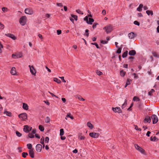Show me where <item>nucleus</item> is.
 Listing matches in <instances>:
<instances>
[{
	"mask_svg": "<svg viewBox=\"0 0 159 159\" xmlns=\"http://www.w3.org/2000/svg\"><path fill=\"white\" fill-rule=\"evenodd\" d=\"M2 10L3 11H7V8L6 7H3L2 8Z\"/></svg>",
	"mask_w": 159,
	"mask_h": 159,
	"instance_id": "obj_52",
	"label": "nucleus"
},
{
	"mask_svg": "<svg viewBox=\"0 0 159 159\" xmlns=\"http://www.w3.org/2000/svg\"><path fill=\"white\" fill-rule=\"evenodd\" d=\"M158 140L157 138L156 137L154 136V137L152 138V137H151L150 138V140L151 141H157Z\"/></svg>",
	"mask_w": 159,
	"mask_h": 159,
	"instance_id": "obj_28",
	"label": "nucleus"
},
{
	"mask_svg": "<svg viewBox=\"0 0 159 159\" xmlns=\"http://www.w3.org/2000/svg\"><path fill=\"white\" fill-rule=\"evenodd\" d=\"M16 135L19 137H20L22 135L21 133H20L18 131H16Z\"/></svg>",
	"mask_w": 159,
	"mask_h": 159,
	"instance_id": "obj_39",
	"label": "nucleus"
},
{
	"mask_svg": "<svg viewBox=\"0 0 159 159\" xmlns=\"http://www.w3.org/2000/svg\"><path fill=\"white\" fill-rule=\"evenodd\" d=\"M151 117L152 120V123L153 124H156L157 122L158 119L156 115L154 114L152 115Z\"/></svg>",
	"mask_w": 159,
	"mask_h": 159,
	"instance_id": "obj_4",
	"label": "nucleus"
},
{
	"mask_svg": "<svg viewBox=\"0 0 159 159\" xmlns=\"http://www.w3.org/2000/svg\"><path fill=\"white\" fill-rule=\"evenodd\" d=\"M151 121V117L149 116H147L144 120L143 121L144 123H150Z\"/></svg>",
	"mask_w": 159,
	"mask_h": 159,
	"instance_id": "obj_10",
	"label": "nucleus"
},
{
	"mask_svg": "<svg viewBox=\"0 0 159 159\" xmlns=\"http://www.w3.org/2000/svg\"><path fill=\"white\" fill-rule=\"evenodd\" d=\"M140 99L136 96L134 97L133 98V101H140Z\"/></svg>",
	"mask_w": 159,
	"mask_h": 159,
	"instance_id": "obj_34",
	"label": "nucleus"
},
{
	"mask_svg": "<svg viewBox=\"0 0 159 159\" xmlns=\"http://www.w3.org/2000/svg\"><path fill=\"white\" fill-rule=\"evenodd\" d=\"M18 149L19 150V152H21L22 151V148L21 147H18Z\"/></svg>",
	"mask_w": 159,
	"mask_h": 159,
	"instance_id": "obj_62",
	"label": "nucleus"
},
{
	"mask_svg": "<svg viewBox=\"0 0 159 159\" xmlns=\"http://www.w3.org/2000/svg\"><path fill=\"white\" fill-rule=\"evenodd\" d=\"M118 49L116 51V53L118 54H120L121 52V48L119 47Z\"/></svg>",
	"mask_w": 159,
	"mask_h": 159,
	"instance_id": "obj_45",
	"label": "nucleus"
},
{
	"mask_svg": "<svg viewBox=\"0 0 159 159\" xmlns=\"http://www.w3.org/2000/svg\"><path fill=\"white\" fill-rule=\"evenodd\" d=\"M42 148V146L40 144H37L36 146V150L38 152H41Z\"/></svg>",
	"mask_w": 159,
	"mask_h": 159,
	"instance_id": "obj_9",
	"label": "nucleus"
},
{
	"mask_svg": "<svg viewBox=\"0 0 159 159\" xmlns=\"http://www.w3.org/2000/svg\"><path fill=\"white\" fill-rule=\"evenodd\" d=\"M23 108L26 110H27L29 109V107L28 105L25 103H23Z\"/></svg>",
	"mask_w": 159,
	"mask_h": 159,
	"instance_id": "obj_17",
	"label": "nucleus"
},
{
	"mask_svg": "<svg viewBox=\"0 0 159 159\" xmlns=\"http://www.w3.org/2000/svg\"><path fill=\"white\" fill-rule=\"evenodd\" d=\"M50 119L48 117H47L45 119V122L46 123H48L50 122Z\"/></svg>",
	"mask_w": 159,
	"mask_h": 159,
	"instance_id": "obj_36",
	"label": "nucleus"
},
{
	"mask_svg": "<svg viewBox=\"0 0 159 159\" xmlns=\"http://www.w3.org/2000/svg\"><path fill=\"white\" fill-rule=\"evenodd\" d=\"M16 58H20L22 57V55L21 53H19L18 54H16Z\"/></svg>",
	"mask_w": 159,
	"mask_h": 159,
	"instance_id": "obj_47",
	"label": "nucleus"
},
{
	"mask_svg": "<svg viewBox=\"0 0 159 159\" xmlns=\"http://www.w3.org/2000/svg\"><path fill=\"white\" fill-rule=\"evenodd\" d=\"M57 5L58 7H62V5L61 3H57Z\"/></svg>",
	"mask_w": 159,
	"mask_h": 159,
	"instance_id": "obj_61",
	"label": "nucleus"
},
{
	"mask_svg": "<svg viewBox=\"0 0 159 159\" xmlns=\"http://www.w3.org/2000/svg\"><path fill=\"white\" fill-rule=\"evenodd\" d=\"M27 20V18L26 16H22L19 19V23L21 25L24 26L26 24Z\"/></svg>",
	"mask_w": 159,
	"mask_h": 159,
	"instance_id": "obj_2",
	"label": "nucleus"
},
{
	"mask_svg": "<svg viewBox=\"0 0 159 159\" xmlns=\"http://www.w3.org/2000/svg\"><path fill=\"white\" fill-rule=\"evenodd\" d=\"M96 74L99 75H100L102 74V72L98 70H96Z\"/></svg>",
	"mask_w": 159,
	"mask_h": 159,
	"instance_id": "obj_41",
	"label": "nucleus"
},
{
	"mask_svg": "<svg viewBox=\"0 0 159 159\" xmlns=\"http://www.w3.org/2000/svg\"><path fill=\"white\" fill-rule=\"evenodd\" d=\"M152 54L153 55V56L155 57H157V58H159V55H158L156 52H152Z\"/></svg>",
	"mask_w": 159,
	"mask_h": 159,
	"instance_id": "obj_35",
	"label": "nucleus"
},
{
	"mask_svg": "<svg viewBox=\"0 0 159 159\" xmlns=\"http://www.w3.org/2000/svg\"><path fill=\"white\" fill-rule=\"evenodd\" d=\"M35 136L36 138L39 139L40 138V136H39V135L38 134H35Z\"/></svg>",
	"mask_w": 159,
	"mask_h": 159,
	"instance_id": "obj_64",
	"label": "nucleus"
},
{
	"mask_svg": "<svg viewBox=\"0 0 159 159\" xmlns=\"http://www.w3.org/2000/svg\"><path fill=\"white\" fill-rule=\"evenodd\" d=\"M88 30H85V35L86 36H88Z\"/></svg>",
	"mask_w": 159,
	"mask_h": 159,
	"instance_id": "obj_63",
	"label": "nucleus"
},
{
	"mask_svg": "<svg viewBox=\"0 0 159 159\" xmlns=\"http://www.w3.org/2000/svg\"><path fill=\"white\" fill-rule=\"evenodd\" d=\"M22 156L24 158H25L28 155V153L27 152H23L22 153Z\"/></svg>",
	"mask_w": 159,
	"mask_h": 159,
	"instance_id": "obj_33",
	"label": "nucleus"
},
{
	"mask_svg": "<svg viewBox=\"0 0 159 159\" xmlns=\"http://www.w3.org/2000/svg\"><path fill=\"white\" fill-rule=\"evenodd\" d=\"M61 31L60 30H57V33L58 35H59L61 34Z\"/></svg>",
	"mask_w": 159,
	"mask_h": 159,
	"instance_id": "obj_59",
	"label": "nucleus"
},
{
	"mask_svg": "<svg viewBox=\"0 0 159 159\" xmlns=\"http://www.w3.org/2000/svg\"><path fill=\"white\" fill-rule=\"evenodd\" d=\"M112 110L115 112L122 113V111L120 107H112Z\"/></svg>",
	"mask_w": 159,
	"mask_h": 159,
	"instance_id": "obj_8",
	"label": "nucleus"
},
{
	"mask_svg": "<svg viewBox=\"0 0 159 159\" xmlns=\"http://www.w3.org/2000/svg\"><path fill=\"white\" fill-rule=\"evenodd\" d=\"M103 30H105L106 33L108 34L112 32L113 30V28L112 25H108L104 27Z\"/></svg>",
	"mask_w": 159,
	"mask_h": 159,
	"instance_id": "obj_1",
	"label": "nucleus"
},
{
	"mask_svg": "<svg viewBox=\"0 0 159 159\" xmlns=\"http://www.w3.org/2000/svg\"><path fill=\"white\" fill-rule=\"evenodd\" d=\"M29 154L31 157L33 158L34 157V152L33 149L30 150L29 151Z\"/></svg>",
	"mask_w": 159,
	"mask_h": 159,
	"instance_id": "obj_11",
	"label": "nucleus"
},
{
	"mask_svg": "<svg viewBox=\"0 0 159 159\" xmlns=\"http://www.w3.org/2000/svg\"><path fill=\"white\" fill-rule=\"evenodd\" d=\"M19 117L21 118L22 120L27 119V115L25 113H24L19 115Z\"/></svg>",
	"mask_w": 159,
	"mask_h": 159,
	"instance_id": "obj_5",
	"label": "nucleus"
},
{
	"mask_svg": "<svg viewBox=\"0 0 159 159\" xmlns=\"http://www.w3.org/2000/svg\"><path fill=\"white\" fill-rule=\"evenodd\" d=\"M91 44L95 45V46H96V48H100L99 47V46H98V45L96 43H91Z\"/></svg>",
	"mask_w": 159,
	"mask_h": 159,
	"instance_id": "obj_53",
	"label": "nucleus"
},
{
	"mask_svg": "<svg viewBox=\"0 0 159 159\" xmlns=\"http://www.w3.org/2000/svg\"><path fill=\"white\" fill-rule=\"evenodd\" d=\"M34 137V134L32 133H29L28 135V137H27V138H33Z\"/></svg>",
	"mask_w": 159,
	"mask_h": 159,
	"instance_id": "obj_27",
	"label": "nucleus"
},
{
	"mask_svg": "<svg viewBox=\"0 0 159 159\" xmlns=\"http://www.w3.org/2000/svg\"><path fill=\"white\" fill-rule=\"evenodd\" d=\"M28 148L30 150L32 149V145L31 143L28 144L27 145Z\"/></svg>",
	"mask_w": 159,
	"mask_h": 159,
	"instance_id": "obj_38",
	"label": "nucleus"
},
{
	"mask_svg": "<svg viewBox=\"0 0 159 159\" xmlns=\"http://www.w3.org/2000/svg\"><path fill=\"white\" fill-rule=\"evenodd\" d=\"M76 11L77 13H78L79 14H81V15L83 14V12L82 11H80V10H79V9L76 10Z\"/></svg>",
	"mask_w": 159,
	"mask_h": 159,
	"instance_id": "obj_42",
	"label": "nucleus"
},
{
	"mask_svg": "<svg viewBox=\"0 0 159 159\" xmlns=\"http://www.w3.org/2000/svg\"><path fill=\"white\" fill-rule=\"evenodd\" d=\"M135 36L136 34L133 32L130 33L128 34V36L129 39H134Z\"/></svg>",
	"mask_w": 159,
	"mask_h": 159,
	"instance_id": "obj_12",
	"label": "nucleus"
},
{
	"mask_svg": "<svg viewBox=\"0 0 159 159\" xmlns=\"http://www.w3.org/2000/svg\"><path fill=\"white\" fill-rule=\"evenodd\" d=\"M51 16V15L48 14H45V16L47 18H49Z\"/></svg>",
	"mask_w": 159,
	"mask_h": 159,
	"instance_id": "obj_58",
	"label": "nucleus"
},
{
	"mask_svg": "<svg viewBox=\"0 0 159 159\" xmlns=\"http://www.w3.org/2000/svg\"><path fill=\"white\" fill-rule=\"evenodd\" d=\"M4 28V25H3L0 23V29H2Z\"/></svg>",
	"mask_w": 159,
	"mask_h": 159,
	"instance_id": "obj_55",
	"label": "nucleus"
},
{
	"mask_svg": "<svg viewBox=\"0 0 159 159\" xmlns=\"http://www.w3.org/2000/svg\"><path fill=\"white\" fill-rule=\"evenodd\" d=\"M137 150L142 154H145V151L141 147H140V148H139V149Z\"/></svg>",
	"mask_w": 159,
	"mask_h": 159,
	"instance_id": "obj_21",
	"label": "nucleus"
},
{
	"mask_svg": "<svg viewBox=\"0 0 159 159\" xmlns=\"http://www.w3.org/2000/svg\"><path fill=\"white\" fill-rule=\"evenodd\" d=\"M64 134V131L63 129H61L60 130V135L61 136L63 135Z\"/></svg>",
	"mask_w": 159,
	"mask_h": 159,
	"instance_id": "obj_37",
	"label": "nucleus"
},
{
	"mask_svg": "<svg viewBox=\"0 0 159 159\" xmlns=\"http://www.w3.org/2000/svg\"><path fill=\"white\" fill-rule=\"evenodd\" d=\"M25 14L32 15L33 14V9L31 8H27L25 10Z\"/></svg>",
	"mask_w": 159,
	"mask_h": 159,
	"instance_id": "obj_3",
	"label": "nucleus"
},
{
	"mask_svg": "<svg viewBox=\"0 0 159 159\" xmlns=\"http://www.w3.org/2000/svg\"><path fill=\"white\" fill-rule=\"evenodd\" d=\"M84 19L85 21H86L87 23L89 20L88 16H86L85 18H84Z\"/></svg>",
	"mask_w": 159,
	"mask_h": 159,
	"instance_id": "obj_57",
	"label": "nucleus"
},
{
	"mask_svg": "<svg viewBox=\"0 0 159 159\" xmlns=\"http://www.w3.org/2000/svg\"><path fill=\"white\" fill-rule=\"evenodd\" d=\"M127 54H128V51H126L124 52V53L122 54V57L123 58H125V57H126L127 56Z\"/></svg>",
	"mask_w": 159,
	"mask_h": 159,
	"instance_id": "obj_32",
	"label": "nucleus"
},
{
	"mask_svg": "<svg viewBox=\"0 0 159 159\" xmlns=\"http://www.w3.org/2000/svg\"><path fill=\"white\" fill-rule=\"evenodd\" d=\"M76 98H78L79 100L81 101H84L85 100V99L80 95L77 96Z\"/></svg>",
	"mask_w": 159,
	"mask_h": 159,
	"instance_id": "obj_29",
	"label": "nucleus"
},
{
	"mask_svg": "<svg viewBox=\"0 0 159 159\" xmlns=\"http://www.w3.org/2000/svg\"><path fill=\"white\" fill-rule=\"evenodd\" d=\"M39 129L41 131H43L44 130V127L41 125H39Z\"/></svg>",
	"mask_w": 159,
	"mask_h": 159,
	"instance_id": "obj_31",
	"label": "nucleus"
},
{
	"mask_svg": "<svg viewBox=\"0 0 159 159\" xmlns=\"http://www.w3.org/2000/svg\"><path fill=\"white\" fill-rule=\"evenodd\" d=\"M78 136L79 139H80V140H84L85 137L84 136H82V133H79L78 134Z\"/></svg>",
	"mask_w": 159,
	"mask_h": 159,
	"instance_id": "obj_15",
	"label": "nucleus"
},
{
	"mask_svg": "<svg viewBox=\"0 0 159 159\" xmlns=\"http://www.w3.org/2000/svg\"><path fill=\"white\" fill-rule=\"evenodd\" d=\"M146 13L148 16L150 15L152 16L153 15V12L152 11L147 10L146 11Z\"/></svg>",
	"mask_w": 159,
	"mask_h": 159,
	"instance_id": "obj_25",
	"label": "nucleus"
},
{
	"mask_svg": "<svg viewBox=\"0 0 159 159\" xmlns=\"http://www.w3.org/2000/svg\"><path fill=\"white\" fill-rule=\"evenodd\" d=\"M28 128H29V126L27 125H25L24 126V128H23V131L26 133H28Z\"/></svg>",
	"mask_w": 159,
	"mask_h": 159,
	"instance_id": "obj_22",
	"label": "nucleus"
},
{
	"mask_svg": "<svg viewBox=\"0 0 159 159\" xmlns=\"http://www.w3.org/2000/svg\"><path fill=\"white\" fill-rule=\"evenodd\" d=\"M4 114H6V115L9 116H11V112L7 111H5L4 112Z\"/></svg>",
	"mask_w": 159,
	"mask_h": 159,
	"instance_id": "obj_23",
	"label": "nucleus"
},
{
	"mask_svg": "<svg viewBox=\"0 0 159 159\" xmlns=\"http://www.w3.org/2000/svg\"><path fill=\"white\" fill-rule=\"evenodd\" d=\"M134 23L135 25H136L138 26H139L140 25L139 23L136 20L134 21Z\"/></svg>",
	"mask_w": 159,
	"mask_h": 159,
	"instance_id": "obj_49",
	"label": "nucleus"
},
{
	"mask_svg": "<svg viewBox=\"0 0 159 159\" xmlns=\"http://www.w3.org/2000/svg\"><path fill=\"white\" fill-rule=\"evenodd\" d=\"M11 74L12 75H14L16 74V69L15 67H12L10 71Z\"/></svg>",
	"mask_w": 159,
	"mask_h": 159,
	"instance_id": "obj_13",
	"label": "nucleus"
},
{
	"mask_svg": "<svg viewBox=\"0 0 159 159\" xmlns=\"http://www.w3.org/2000/svg\"><path fill=\"white\" fill-rule=\"evenodd\" d=\"M87 126L91 129H92L93 128V125L90 123V122H88L87 123Z\"/></svg>",
	"mask_w": 159,
	"mask_h": 159,
	"instance_id": "obj_20",
	"label": "nucleus"
},
{
	"mask_svg": "<svg viewBox=\"0 0 159 159\" xmlns=\"http://www.w3.org/2000/svg\"><path fill=\"white\" fill-rule=\"evenodd\" d=\"M94 21V20L93 19L89 18V20L87 23L89 24L92 25Z\"/></svg>",
	"mask_w": 159,
	"mask_h": 159,
	"instance_id": "obj_18",
	"label": "nucleus"
},
{
	"mask_svg": "<svg viewBox=\"0 0 159 159\" xmlns=\"http://www.w3.org/2000/svg\"><path fill=\"white\" fill-rule=\"evenodd\" d=\"M2 48V45L1 44V43L0 42V53H1L2 52V50H1V48Z\"/></svg>",
	"mask_w": 159,
	"mask_h": 159,
	"instance_id": "obj_56",
	"label": "nucleus"
},
{
	"mask_svg": "<svg viewBox=\"0 0 159 159\" xmlns=\"http://www.w3.org/2000/svg\"><path fill=\"white\" fill-rule=\"evenodd\" d=\"M71 16L72 18L74 19L75 20H77V16L76 15H71Z\"/></svg>",
	"mask_w": 159,
	"mask_h": 159,
	"instance_id": "obj_43",
	"label": "nucleus"
},
{
	"mask_svg": "<svg viewBox=\"0 0 159 159\" xmlns=\"http://www.w3.org/2000/svg\"><path fill=\"white\" fill-rule=\"evenodd\" d=\"M59 78L61 79L62 80V81L64 82H66V80H65L64 79V77H59Z\"/></svg>",
	"mask_w": 159,
	"mask_h": 159,
	"instance_id": "obj_60",
	"label": "nucleus"
},
{
	"mask_svg": "<svg viewBox=\"0 0 159 159\" xmlns=\"http://www.w3.org/2000/svg\"><path fill=\"white\" fill-rule=\"evenodd\" d=\"M134 126H135V129L136 130H139L140 131H141V129L140 128H139L138 126L137 125H134Z\"/></svg>",
	"mask_w": 159,
	"mask_h": 159,
	"instance_id": "obj_48",
	"label": "nucleus"
},
{
	"mask_svg": "<svg viewBox=\"0 0 159 159\" xmlns=\"http://www.w3.org/2000/svg\"><path fill=\"white\" fill-rule=\"evenodd\" d=\"M108 40L106 41V40H101L100 43H101L103 44H107L108 43Z\"/></svg>",
	"mask_w": 159,
	"mask_h": 159,
	"instance_id": "obj_44",
	"label": "nucleus"
},
{
	"mask_svg": "<svg viewBox=\"0 0 159 159\" xmlns=\"http://www.w3.org/2000/svg\"><path fill=\"white\" fill-rule=\"evenodd\" d=\"M126 73V72H125L124 71V70H121L120 71V75L121 76L123 77L124 76Z\"/></svg>",
	"mask_w": 159,
	"mask_h": 159,
	"instance_id": "obj_26",
	"label": "nucleus"
},
{
	"mask_svg": "<svg viewBox=\"0 0 159 159\" xmlns=\"http://www.w3.org/2000/svg\"><path fill=\"white\" fill-rule=\"evenodd\" d=\"M136 53V51L134 50L130 51L129 52V54L130 56H134Z\"/></svg>",
	"mask_w": 159,
	"mask_h": 159,
	"instance_id": "obj_16",
	"label": "nucleus"
},
{
	"mask_svg": "<svg viewBox=\"0 0 159 159\" xmlns=\"http://www.w3.org/2000/svg\"><path fill=\"white\" fill-rule=\"evenodd\" d=\"M29 66L30 67V72L32 74L35 75L36 72L34 67L33 66H31L30 65H29Z\"/></svg>",
	"mask_w": 159,
	"mask_h": 159,
	"instance_id": "obj_7",
	"label": "nucleus"
},
{
	"mask_svg": "<svg viewBox=\"0 0 159 159\" xmlns=\"http://www.w3.org/2000/svg\"><path fill=\"white\" fill-rule=\"evenodd\" d=\"M154 92V90L153 89H151L150 91L148 93V94L149 95L151 96L152 95V93Z\"/></svg>",
	"mask_w": 159,
	"mask_h": 159,
	"instance_id": "obj_40",
	"label": "nucleus"
},
{
	"mask_svg": "<svg viewBox=\"0 0 159 159\" xmlns=\"http://www.w3.org/2000/svg\"><path fill=\"white\" fill-rule=\"evenodd\" d=\"M6 35L7 36L9 37L12 39H16V37L15 36H14L13 34H6Z\"/></svg>",
	"mask_w": 159,
	"mask_h": 159,
	"instance_id": "obj_14",
	"label": "nucleus"
},
{
	"mask_svg": "<svg viewBox=\"0 0 159 159\" xmlns=\"http://www.w3.org/2000/svg\"><path fill=\"white\" fill-rule=\"evenodd\" d=\"M44 138L42 137L40 139V143L42 144H44Z\"/></svg>",
	"mask_w": 159,
	"mask_h": 159,
	"instance_id": "obj_46",
	"label": "nucleus"
},
{
	"mask_svg": "<svg viewBox=\"0 0 159 159\" xmlns=\"http://www.w3.org/2000/svg\"><path fill=\"white\" fill-rule=\"evenodd\" d=\"M131 81L132 80H131L128 79L126 82V84L125 86V87H126L127 86V85H129L130 84V82H131Z\"/></svg>",
	"mask_w": 159,
	"mask_h": 159,
	"instance_id": "obj_24",
	"label": "nucleus"
},
{
	"mask_svg": "<svg viewBox=\"0 0 159 159\" xmlns=\"http://www.w3.org/2000/svg\"><path fill=\"white\" fill-rule=\"evenodd\" d=\"M134 147L137 150H138L139 148H140V146H139L138 144H134Z\"/></svg>",
	"mask_w": 159,
	"mask_h": 159,
	"instance_id": "obj_51",
	"label": "nucleus"
},
{
	"mask_svg": "<svg viewBox=\"0 0 159 159\" xmlns=\"http://www.w3.org/2000/svg\"><path fill=\"white\" fill-rule=\"evenodd\" d=\"M49 138L48 137H46L45 138V143H48L49 142Z\"/></svg>",
	"mask_w": 159,
	"mask_h": 159,
	"instance_id": "obj_50",
	"label": "nucleus"
},
{
	"mask_svg": "<svg viewBox=\"0 0 159 159\" xmlns=\"http://www.w3.org/2000/svg\"><path fill=\"white\" fill-rule=\"evenodd\" d=\"M143 7V5L142 4H140L139 7L137 8V10L139 11H142V8Z\"/></svg>",
	"mask_w": 159,
	"mask_h": 159,
	"instance_id": "obj_19",
	"label": "nucleus"
},
{
	"mask_svg": "<svg viewBox=\"0 0 159 159\" xmlns=\"http://www.w3.org/2000/svg\"><path fill=\"white\" fill-rule=\"evenodd\" d=\"M97 23H93V29H94L96 27L97 25H98Z\"/></svg>",
	"mask_w": 159,
	"mask_h": 159,
	"instance_id": "obj_54",
	"label": "nucleus"
},
{
	"mask_svg": "<svg viewBox=\"0 0 159 159\" xmlns=\"http://www.w3.org/2000/svg\"><path fill=\"white\" fill-rule=\"evenodd\" d=\"M99 134L98 133L95 132H92L89 134V135L93 138H98L99 136Z\"/></svg>",
	"mask_w": 159,
	"mask_h": 159,
	"instance_id": "obj_6",
	"label": "nucleus"
},
{
	"mask_svg": "<svg viewBox=\"0 0 159 159\" xmlns=\"http://www.w3.org/2000/svg\"><path fill=\"white\" fill-rule=\"evenodd\" d=\"M53 80L58 84H60L61 83V81L56 78H54Z\"/></svg>",
	"mask_w": 159,
	"mask_h": 159,
	"instance_id": "obj_30",
	"label": "nucleus"
}]
</instances>
